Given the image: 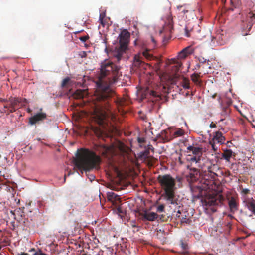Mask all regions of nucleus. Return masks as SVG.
I'll return each mask as SVG.
<instances>
[{
  "mask_svg": "<svg viewBox=\"0 0 255 255\" xmlns=\"http://www.w3.org/2000/svg\"><path fill=\"white\" fill-rule=\"evenodd\" d=\"M120 68L110 61L105 60L101 62L99 72L96 81L97 89L93 98L94 107L92 115L95 121L103 127H105L113 115L111 110L109 99L113 94L110 86L117 82L122 76Z\"/></svg>",
  "mask_w": 255,
  "mask_h": 255,
  "instance_id": "nucleus-1",
  "label": "nucleus"
},
{
  "mask_svg": "<svg viewBox=\"0 0 255 255\" xmlns=\"http://www.w3.org/2000/svg\"><path fill=\"white\" fill-rule=\"evenodd\" d=\"M101 162V159L96 154L88 149H81L76 154L74 160L75 166L81 171L87 172L93 169H98ZM89 180H95V176L93 174H86Z\"/></svg>",
  "mask_w": 255,
  "mask_h": 255,
  "instance_id": "nucleus-2",
  "label": "nucleus"
},
{
  "mask_svg": "<svg viewBox=\"0 0 255 255\" xmlns=\"http://www.w3.org/2000/svg\"><path fill=\"white\" fill-rule=\"evenodd\" d=\"M157 179L161 188L164 190L162 195L164 199L167 201L169 204H177L175 193L176 189L175 179L169 174H165L159 175Z\"/></svg>",
  "mask_w": 255,
  "mask_h": 255,
  "instance_id": "nucleus-3",
  "label": "nucleus"
},
{
  "mask_svg": "<svg viewBox=\"0 0 255 255\" xmlns=\"http://www.w3.org/2000/svg\"><path fill=\"white\" fill-rule=\"evenodd\" d=\"M130 33L127 30H122L118 36L119 47L115 54V57L118 61H120L122 55L128 49L129 42Z\"/></svg>",
  "mask_w": 255,
  "mask_h": 255,
  "instance_id": "nucleus-4",
  "label": "nucleus"
},
{
  "mask_svg": "<svg viewBox=\"0 0 255 255\" xmlns=\"http://www.w3.org/2000/svg\"><path fill=\"white\" fill-rule=\"evenodd\" d=\"M254 23H255V11L248 13L246 21H243L241 25L242 34L246 36L251 29Z\"/></svg>",
  "mask_w": 255,
  "mask_h": 255,
  "instance_id": "nucleus-5",
  "label": "nucleus"
},
{
  "mask_svg": "<svg viewBox=\"0 0 255 255\" xmlns=\"http://www.w3.org/2000/svg\"><path fill=\"white\" fill-rule=\"evenodd\" d=\"M178 14L185 20H189L190 18L193 19L195 15L194 11L188 5H179L177 7Z\"/></svg>",
  "mask_w": 255,
  "mask_h": 255,
  "instance_id": "nucleus-6",
  "label": "nucleus"
},
{
  "mask_svg": "<svg viewBox=\"0 0 255 255\" xmlns=\"http://www.w3.org/2000/svg\"><path fill=\"white\" fill-rule=\"evenodd\" d=\"M201 202L205 209L207 210L210 208L212 212H215L217 210L215 206L218 205L221 203V200L214 196H210L202 198Z\"/></svg>",
  "mask_w": 255,
  "mask_h": 255,
  "instance_id": "nucleus-7",
  "label": "nucleus"
},
{
  "mask_svg": "<svg viewBox=\"0 0 255 255\" xmlns=\"http://www.w3.org/2000/svg\"><path fill=\"white\" fill-rule=\"evenodd\" d=\"M141 219L143 221H153L158 217V215L154 212H149L147 211H144L139 213Z\"/></svg>",
  "mask_w": 255,
  "mask_h": 255,
  "instance_id": "nucleus-8",
  "label": "nucleus"
},
{
  "mask_svg": "<svg viewBox=\"0 0 255 255\" xmlns=\"http://www.w3.org/2000/svg\"><path fill=\"white\" fill-rule=\"evenodd\" d=\"M21 100V99L16 97H11L9 98L8 103L10 105L9 113H13L20 107Z\"/></svg>",
  "mask_w": 255,
  "mask_h": 255,
  "instance_id": "nucleus-9",
  "label": "nucleus"
},
{
  "mask_svg": "<svg viewBox=\"0 0 255 255\" xmlns=\"http://www.w3.org/2000/svg\"><path fill=\"white\" fill-rule=\"evenodd\" d=\"M182 65V63L180 62H176L174 63V65L172 66L171 70L172 72V80L173 82H176L178 80V79L180 78V76L178 73H177L179 71L180 67Z\"/></svg>",
  "mask_w": 255,
  "mask_h": 255,
  "instance_id": "nucleus-10",
  "label": "nucleus"
},
{
  "mask_svg": "<svg viewBox=\"0 0 255 255\" xmlns=\"http://www.w3.org/2000/svg\"><path fill=\"white\" fill-rule=\"evenodd\" d=\"M95 150L102 155L107 156L108 154L112 153L113 149L111 147L105 145H101L96 146Z\"/></svg>",
  "mask_w": 255,
  "mask_h": 255,
  "instance_id": "nucleus-11",
  "label": "nucleus"
},
{
  "mask_svg": "<svg viewBox=\"0 0 255 255\" xmlns=\"http://www.w3.org/2000/svg\"><path fill=\"white\" fill-rule=\"evenodd\" d=\"M46 118V114L45 113H39L31 117L29 119V123L31 125H34L36 123L43 120Z\"/></svg>",
  "mask_w": 255,
  "mask_h": 255,
  "instance_id": "nucleus-12",
  "label": "nucleus"
},
{
  "mask_svg": "<svg viewBox=\"0 0 255 255\" xmlns=\"http://www.w3.org/2000/svg\"><path fill=\"white\" fill-rule=\"evenodd\" d=\"M213 141L216 143L217 142L218 143L223 144L225 140V137L223 136V134L220 131H216L215 133V135L213 136V138L210 140Z\"/></svg>",
  "mask_w": 255,
  "mask_h": 255,
  "instance_id": "nucleus-13",
  "label": "nucleus"
},
{
  "mask_svg": "<svg viewBox=\"0 0 255 255\" xmlns=\"http://www.w3.org/2000/svg\"><path fill=\"white\" fill-rule=\"evenodd\" d=\"M236 198L234 197H231L229 200V206L230 211L234 213L237 211L238 209V204L237 203Z\"/></svg>",
  "mask_w": 255,
  "mask_h": 255,
  "instance_id": "nucleus-14",
  "label": "nucleus"
},
{
  "mask_svg": "<svg viewBox=\"0 0 255 255\" xmlns=\"http://www.w3.org/2000/svg\"><path fill=\"white\" fill-rule=\"evenodd\" d=\"M230 113V109L227 106L223 107L222 110L220 113L221 116L222 118L219 121V123L223 121L227 117H228Z\"/></svg>",
  "mask_w": 255,
  "mask_h": 255,
  "instance_id": "nucleus-15",
  "label": "nucleus"
},
{
  "mask_svg": "<svg viewBox=\"0 0 255 255\" xmlns=\"http://www.w3.org/2000/svg\"><path fill=\"white\" fill-rule=\"evenodd\" d=\"M192 53V51L191 48L187 47L183 49L178 53V57L181 59H184Z\"/></svg>",
  "mask_w": 255,
  "mask_h": 255,
  "instance_id": "nucleus-16",
  "label": "nucleus"
},
{
  "mask_svg": "<svg viewBox=\"0 0 255 255\" xmlns=\"http://www.w3.org/2000/svg\"><path fill=\"white\" fill-rule=\"evenodd\" d=\"M246 206L253 214L255 215V200L254 199L251 198L247 201Z\"/></svg>",
  "mask_w": 255,
  "mask_h": 255,
  "instance_id": "nucleus-17",
  "label": "nucleus"
},
{
  "mask_svg": "<svg viewBox=\"0 0 255 255\" xmlns=\"http://www.w3.org/2000/svg\"><path fill=\"white\" fill-rule=\"evenodd\" d=\"M179 82L180 84H181L182 86L185 89H189V80L181 76L180 78L178 79V80L176 82H174L175 84H177Z\"/></svg>",
  "mask_w": 255,
  "mask_h": 255,
  "instance_id": "nucleus-18",
  "label": "nucleus"
},
{
  "mask_svg": "<svg viewBox=\"0 0 255 255\" xmlns=\"http://www.w3.org/2000/svg\"><path fill=\"white\" fill-rule=\"evenodd\" d=\"M187 150L192 151V153L195 156H202V149L198 147H195L194 146H189L187 147Z\"/></svg>",
  "mask_w": 255,
  "mask_h": 255,
  "instance_id": "nucleus-19",
  "label": "nucleus"
},
{
  "mask_svg": "<svg viewBox=\"0 0 255 255\" xmlns=\"http://www.w3.org/2000/svg\"><path fill=\"white\" fill-rule=\"evenodd\" d=\"M108 199L112 202L120 201V198L118 195L113 192H109L107 194Z\"/></svg>",
  "mask_w": 255,
  "mask_h": 255,
  "instance_id": "nucleus-20",
  "label": "nucleus"
},
{
  "mask_svg": "<svg viewBox=\"0 0 255 255\" xmlns=\"http://www.w3.org/2000/svg\"><path fill=\"white\" fill-rule=\"evenodd\" d=\"M232 154L233 152L231 149H226L222 153V158L227 161L229 162Z\"/></svg>",
  "mask_w": 255,
  "mask_h": 255,
  "instance_id": "nucleus-21",
  "label": "nucleus"
},
{
  "mask_svg": "<svg viewBox=\"0 0 255 255\" xmlns=\"http://www.w3.org/2000/svg\"><path fill=\"white\" fill-rule=\"evenodd\" d=\"M103 252L98 247L95 248L89 253V255H102Z\"/></svg>",
  "mask_w": 255,
  "mask_h": 255,
  "instance_id": "nucleus-22",
  "label": "nucleus"
},
{
  "mask_svg": "<svg viewBox=\"0 0 255 255\" xmlns=\"http://www.w3.org/2000/svg\"><path fill=\"white\" fill-rule=\"evenodd\" d=\"M84 93H85L84 91L82 90H80V89L77 90L75 92V93L74 94V96L76 98H81L84 97Z\"/></svg>",
  "mask_w": 255,
  "mask_h": 255,
  "instance_id": "nucleus-23",
  "label": "nucleus"
},
{
  "mask_svg": "<svg viewBox=\"0 0 255 255\" xmlns=\"http://www.w3.org/2000/svg\"><path fill=\"white\" fill-rule=\"evenodd\" d=\"M201 157V156L193 155L189 158L188 160L191 162H195L196 163H197L200 161Z\"/></svg>",
  "mask_w": 255,
  "mask_h": 255,
  "instance_id": "nucleus-24",
  "label": "nucleus"
},
{
  "mask_svg": "<svg viewBox=\"0 0 255 255\" xmlns=\"http://www.w3.org/2000/svg\"><path fill=\"white\" fill-rule=\"evenodd\" d=\"M143 55H144V56L145 57H146L147 59H148L149 60H151L153 58V55L152 54L149 53L148 50L143 51Z\"/></svg>",
  "mask_w": 255,
  "mask_h": 255,
  "instance_id": "nucleus-25",
  "label": "nucleus"
},
{
  "mask_svg": "<svg viewBox=\"0 0 255 255\" xmlns=\"http://www.w3.org/2000/svg\"><path fill=\"white\" fill-rule=\"evenodd\" d=\"M117 211L118 213L121 214V215H124L125 214V211L122 209V207L120 205L117 206Z\"/></svg>",
  "mask_w": 255,
  "mask_h": 255,
  "instance_id": "nucleus-26",
  "label": "nucleus"
},
{
  "mask_svg": "<svg viewBox=\"0 0 255 255\" xmlns=\"http://www.w3.org/2000/svg\"><path fill=\"white\" fill-rule=\"evenodd\" d=\"M198 78L199 75L197 74H194L191 75V79L195 83H197L198 82Z\"/></svg>",
  "mask_w": 255,
  "mask_h": 255,
  "instance_id": "nucleus-27",
  "label": "nucleus"
},
{
  "mask_svg": "<svg viewBox=\"0 0 255 255\" xmlns=\"http://www.w3.org/2000/svg\"><path fill=\"white\" fill-rule=\"evenodd\" d=\"M70 80V79L69 77H66V78L64 79L61 83V87H65L67 84L69 82Z\"/></svg>",
  "mask_w": 255,
  "mask_h": 255,
  "instance_id": "nucleus-28",
  "label": "nucleus"
},
{
  "mask_svg": "<svg viewBox=\"0 0 255 255\" xmlns=\"http://www.w3.org/2000/svg\"><path fill=\"white\" fill-rule=\"evenodd\" d=\"M148 93L149 95L152 96L154 97H157L159 96V94L153 90H148Z\"/></svg>",
  "mask_w": 255,
  "mask_h": 255,
  "instance_id": "nucleus-29",
  "label": "nucleus"
},
{
  "mask_svg": "<svg viewBox=\"0 0 255 255\" xmlns=\"http://www.w3.org/2000/svg\"><path fill=\"white\" fill-rule=\"evenodd\" d=\"M105 17V13H101L100 14V15H99V20L100 21L101 24L103 26H104V22H103V19Z\"/></svg>",
  "mask_w": 255,
  "mask_h": 255,
  "instance_id": "nucleus-30",
  "label": "nucleus"
},
{
  "mask_svg": "<svg viewBox=\"0 0 255 255\" xmlns=\"http://www.w3.org/2000/svg\"><path fill=\"white\" fill-rule=\"evenodd\" d=\"M184 134V131L182 129L178 130L174 132L175 136L178 137L181 136Z\"/></svg>",
  "mask_w": 255,
  "mask_h": 255,
  "instance_id": "nucleus-31",
  "label": "nucleus"
},
{
  "mask_svg": "<svg viewBox=\"0 0 255 255\" xmlns=\"http://www.w3.org/2000/svg\"><path fill=\"white\" fill-rule=\"evenodd\" d=\"M209 144L211 145L212 149L214 151H216L218 150V147L215 145V142L213 141H209Z\"/></svg>",
  "mask_w": 255,
  "mask_h": 255,
  "instance_id": "nucleus-32",
  "label": "nucleus"
},
{
  "mask_svg": "<svg viewBox=\"0 0 255 255\" xmlns=\"http://www.w3.org/2000/svg\"><path fill=\"white\" fill-rule=\"evenodd\" d=\"M180 246L183 250H186L188 249V245L186 243H184L181 241L180 243Z\"/></svg>",
  "mask_w": 255,
  "mask_h": 255,
  "instance_id": "nucleus-33",
  "label": "nucleus"
},
{
  "mask_svg": "<svg viewBox=\"0 0 255 255\" xmlns=\"http://www.w3.org/2000/svg\"><path fill=\"white\" fill-rule=\"evenodd\" d=\"M164 205L163 204L160 205L157 208V211L158 212H162L164 210Z\"/></svg>",
  "mask_w": 255,
  "mask_h": 255,
  "instance_id": "nucleus-34",
  "label": "nucleus"
},
{
  "mask_svg": "<svg viewBox=\"0 0 255 255\" xmlns=\"http://www.w3.org/2000/svg\"><path fill=\"white\" fill-rule=\"evenodd\" d=\"M134 62L135 65H139L141 63V61L140 60L139 57L135 56L134 57Z\"/></svg>",
  "mask_w": 255,
  "mask_h": 255,
  "instance_id": "nucleus-35",
  "label": "nucleus"
},
{
  "mask_svg": "<svg viewBox=\"0 0 255 255\" xmlns=\"http://www.w3.org/2000/svg\"><path fill=\"white\" fill-rule=\"evenodd\" d=\"M166 133H167V132L165 130H163L161 132V134L159 135V136L162 138V140H163L164 142H165V140L164 139V137H166Z\"/></svg>",
  "mask_w": 255,
  "mask_h": 255,
  "instance_id": "nucleus-36",
  "label": "nucleus"
},
{
  "mask_svg": "<svg viewBox=\"0 0 255 255\" xmlns=\"http://www.w3.org/2000/svg\"><path fill=\"white\" fill-rule=\"evenodd\" d=\"M149 155V151L148 150H146L142 153V156L144 157L145 158H147Z\"/></svg>",
  "mask_w": 255,
  "mask_h": 255,
  "instance_id": "nucleus-37",
  "label": "nucleus"
},
{
  "mask_svg": "<svg viewBox=\"0 0 255 255\" xmlns=\"http://www.w3.org/2000/svg\"><path fill=\"white\" fill-rule=\"evenodd\" d=\"M150 38H151V40L152 43V48H154L156 47V40L155 39V38L153 36H151Z\"/></svg>",
  "mask_w": 255,
  "mask_h": 255,
  "instance_id": "nucleus-38",
  "label": "nucleus"
},
{
  "mask_svg": "<svg viewBox=\"0 0 255 255\" xmlns=\"http://www.w3.org/2000/svg\"><path fill=\"white\" fill-rule=\"evenodd\" d=\"M181 221L182 223H190L191 222V220L189 218H183V217H182Z\"/></svg>",
  "mask_w": 255,
  "mask_h": 255,
  "instance_id": "nucleus-39",
  "label": "nucleus"
},
{
  "mask_svg": "<svg viewBox=\"0 0 255 255\" xmlns=\"http://www.w3.org/2000/svg\"><path fill=\"white\" fill-rule=\"evenodd\" d=\"M130 225L132 228H138V226L136 225L135 220H132L130 222Z\"/></svg>",
  "mask_w": 255,
  "mask_h": 255,
  "instance_id": "nucleus-40",
  "label": "nucleus"
},
{
  "mask_svg": "<svg viewBox=\"0 0 255 255\" xmlns=\"http://www.w3.org/2000/svg\"><path fill=\"white\" fill-rule=\"evenodd\" d=\"M88 38V36H84L79 38L80 40L82 42H86Z\"/></svg>",
  "mask_w": 255,
  "mask_h": 255,
  "instance_id": "nucleus-41",
  "label": "nucleus"
},
{
  "mask_svg": "<svg viewBox=\"0 0 255 255\" xmlns=\"http://www.w3.org/2000/svg\"><path fill=\"white\" fill-rule=\"evenodd\" d=\"M4 108L7 109L8 112L9 113V108H10V105L9 103H8V100L7 101V103L4 106Z\"/></svg>",
  "mask_w": 255,
  "mask_h": 255,
  "instance_id": "nucleus-42",
  "label": "nucleus"
},
{
  "mask_svg": "<svg viewBox=\"0 0 255 255\" xmlns=\"http://www.w3.org/2000/svg\"><path fill=\"white\" fill-rule=\"evenodd\" d=\"M145 141V140L144 138H138V142L139 144H141L142 143H144Z\"/></svg>",
  "mask_w": 255,
  "mask_h": 255,
  "instance_id": "nucleus-43",
  "label": "nucleus"
},
{
  "mask_svg": "<svg viewBox=\"0 0 255 255\" xmlns=\"http://www.w3.org/2000/svg\"><path fill=\"white\" fill-rule=\"evenodd\" d=\"M33 255H46V254L42 253L41 251L39 250L38 252H35Z\"/></svg>",
  "mask_w": 255,
  "mask_h": 255,
  "instance_id": "nucleus-44",
  "label": "nucleus"
},
{
  "mask_svg": "<svg viewBox=\"0 0 255 255\" xmlns=\"http://www.w3.org/2000/svg\"><path fill=\"white\" fill-rule=\"evenodd\" d=\"M199 61L200 63H204L206 62V59L203 57H200L199 58Z\"/></svg>",
  "mask_w": 255,
  "mask_h": 255,
  "instance_id": "nucleus-45",
  "label": "nucleus"
},
{
  "mask_svg": "<svg viewBox=\"0 0 255 255\" xmlns=\"http://www.w3.org/2000/svg\"><path fill=\"white\" fill-rule=\"evenodd\" d=\"M210 127L211 128H216V124L214 123L213 122H212L210 124Z\"/></svg>",
  "mask_w": 255,
  "mask_h": 255,
  "instance_id": "nucleus-46",
  "label": "nucleus"
},
{
  "mask_svg": "<svg viewBox=\"0 0 255 255\" xmlns=\"http://www.w3.org/2000/svg\"><path fill=\"white\" fill-rule=\"evenodd\" d=\"M147 150H148L149 151V150H152L153 151H154V148L153 147V146L151 145H148V148H147Z\"/></svg>",
  "mask_w": 255,
  "mask_h": 255,
  "instance_id": "nucleus-47",
  "label": "nucleus"
},
{
  "mask_svg": "<svg viewBox=\"0 0 255 255\" xmlns=\"http://www.w3.org/2000/svg\"><path fill=\"white\" fill-rule=\"evenodd\" d=\"M185 35L187 37H189L190 35H189V32L186 28L185 29Z\"/></svg>",
  "mask_w": 255,
  "mask_h": 255,
  "instance_id": "nucleus-48",
  "label": "nucleus"
},
{
  "mask_svg": "<svg viewBox=\"0 0 255 255\" xmlns=\"http://www.w3.org/2000/svg\"><path fill=\"white\" fill-rule=\"evenodd\" d=\"M118 104L120 106H122L123 105V101L121 100L118 101Z\"/></svg>",
  "mask_w": 255,
  "mask_h": 255,
  "instance_id": "nucleus-49",
  "label": "nucleus"
},
{
  "mask_svg": "<svg viewBox=\"0 0 255 255\" xmlns=\"http://www.w3.org/2000/svg\"><path fill=\"white\" fill-rule=\"evenodd\" d=\"M81 57H85L86 56V53L84 51H83L82 54H80Z\"/></svg>",
  "mask_w": 255,
  "mask_h": 255,
  "instance_id": "nucleus-50",
  "label": "nucleus"
},
{
  "mask_svg": "<svg viewBox=\"0 0 255 255\" xmlns=\"http://www.w3.org/2000/svg\"><path fill=\"white\" fill-rule=\"evenodd\" d=\"M2 243L6 244V245H9L8 242L7 241H6V240H4L2 241Z\"/></svg>",
  "mask_w": 255,
  "mask_h": 255,
  "instance_id": "nucleus-51",
  "label": "nucleus"
},
{
  "mask_svg": "<svg viewBox=\"0 0 255 255\" xmlns=\"http://www.w3.org/2000/svg\"><path fill=\"white\" fill-rule=\"evenodd\" d=\"M20 255H29L28 253H21L20 254Z\"/></svg>",
  "mask_w": 255,
  "mask_h": 255,
  "instance_id": "nucleus-52",
  "label": "nucleus"
},
{
  "mask_svg": "<svg viewBox=\"0 0 255 255\" xmlns=\"http://www.w3.org/2000/svg\"><path fill=\"white\" fill-rule=\"evenodd\" d=\"M234 0H230L231 3V4H232V5H234V3H233V2H234Z\"/></svg>",
  "mask_w": 255,
  "mask_h": 255,
  "instance_id": "nucleus-53",
  "label": "nucleus"
},
{
  "mask_svg": "<svg viewBox=\"0 0 255 255\" xmlns=\"http://www.w3.org/2000/svg\"><path fill=\"white\" fill-rule=\"evenodd\" d=\"M73 174V173L70 171L68 173V176H69L70 175Z\"/></svg>",
  "mask_w": 255,
  "mask_h": 255,
  "instance_id": "nucleus-54",
  "label": "nucleus"
},
{
  "mask_svg": "<svg viewBox=\"0 0 255 255\" xmlns=\"http://www.w3.org/2000/svg\"><path fill=\"white\" fill-rule=\"evenodd\" d=\"M177 214H181V212H180V211L179 210L178 211ZM176 216L179 217H180V215H178V214H177Z\"/></svg>",
  "mask_w": 255,
  "mask_h": 255,
  "instance_id": "nucleus-55",
  "label": "nucleus"
},
{
  "mask_svg": "<svg viewBox=\"0 0 255 255\" xmlns=\"http://www.w3.org/2000/svg\"><path fill=\"white\" fill-rule=\"evenodd\" d=\"M193 170H194V172L196 173V174H197V172H198L197 170L196 169H194Z\"/></svg>",
  "mask_w": 255,
  "mask_h": 255,
  "instance_id": "nucleus-56",
  "label": "nucleus"
},
{
  "mask_svg": "<svg viewBox=\"0 0 255 255\" xmlns=\"http://www.w3.org/2000/svg\"><path fill=\"white\" fill-rule=\"evenodd\" d=\"M226 0H222V2L223 3H225L226 2Z\"/></svg>",
  "mask_w": 255,
  "mask_h": 255,
  "instance_id": "nucleus-57",
  "label": "nucleus"
},
{
  "mask_svg": "<svg viewBox=\"0 0 255 255\" xmlns=\"http://www.w3.org/2000/svg\"><path fill=\"white\" fill-rule=\"evenodd\" d=\"M248 191H249V190H248L246 189V190H245V193H248Z\"/></svg>",
  "mask_w": 255,
  "mask_h": 255,
  "instance_id": "nucleus-58",
  "label": "nucleus"
},
{
  "mask_svg": "<svg viewBox=\"0 0 255 255\" xmlns=\"http://www.w3.org/2000/svg\"><path fill=\"white\" fill-rule=\"evenodd\" d=\"M30 251V252L35 251V249H32Z\"/></svg>",
  "mask_w": 255,
  "mask_h": 255,
  "instance_id": "nucleus-59",
  "label": "nucleus"
},
{
  "mask_svg": "<svg viewBox=\"0 0 255 255\" xmlns=\"http://www.w3.org/2000/svg\"><path fill=\"white\" fill-rule=\"evenodd\" d=\"M1 248H2V246L0 244V251L1 250Z\"/></svg>",
  "mask_w": 255,
  "mask_h": 255,
  "instance_id": "nucleus-60",
  "label": "nucleus"
},
{
  "mask_svg": "<svg viewBox=\"0 0 255 255\" xmlns=\"http://www.w3.org/2000/svg\"><path fill=\"white\" fill-rule=\"evenodd\" d=\"M66 175H64V181H65V180H66Z\"/></svg>",
  "mask_w": 255,
  "mask_h": 255,
  "instance_id": "nucleus-61",
  "label": "nucleus"
},
{
  "mask_svg": "<svg viewBox=\"0 0 255 255\" xmlns=\"http://www.w3.org/2000/svg\"><path fill=\"white\" fill-rule=\"evenodd\" d=\"M139 231V230H138V229H137V230H136V232H137V231ZM133 232H135V231H134H134H133Z\"/></svg>",
  "mask_w": 255,
  "mask_h": 255,
  "instance_id": "nucleus-62",
  "label": "nucleus"
},
{
  "mask_svg": "<svg viewBox=\"0 0 255 255\" xmlns=\"http://www.w3.org/2000/svg\"><path fill=\"white\" fill-rule=\"evenodd\" d=\"M104 42H105V43H106V39H105V40H104Z\"/></svg>",
  "mask_w": 255,
  "mask_h": 255,
  "instance_id": "nucleus-63",
  "label": "nucleus"
},
{
  "mask_svg": "<svg viewBox=\"0 0 255 255\" xmlns=\"http://www.w3.org/2000/svg\"><path fill=\"white\" fill-rule=\"evenodd\" d=\"M215 95H213V98H215Z\"/></svg>",
  "mask_w": 255,
  "mask_h": 255,
  "instance_id": "nucleus-64",
  "label": "nucleus"
}]
</instances>
